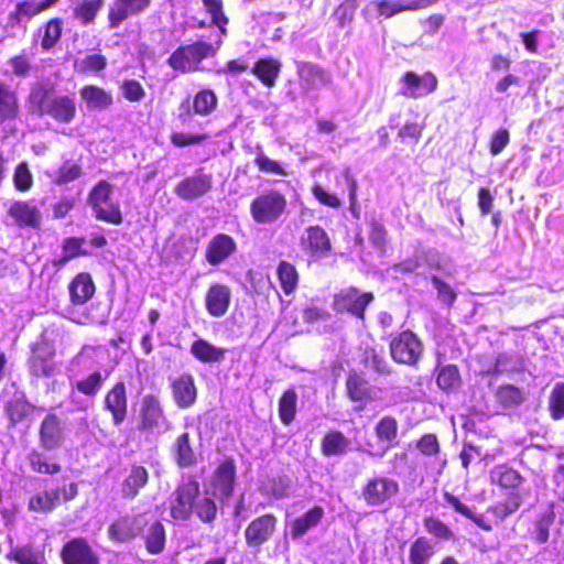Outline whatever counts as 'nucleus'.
Returning a JSON list of instances; mask_svg holds the SVG:
<instances>
[{
    "label": "nucleus",
    "mask_w": 564,
    "mask_h": 564,
    "mask_svg": "<svg viewBox=\"0 0 564 564\" xmlns=\"http://www.w3.org/2000/svg\"><path fill=\"white\" fill-rule=\"evenodd\" d=\"M29 100L34 113L48 116L59 123L68 124L76 116L75 97L55 94L44 84L32 87Z\"/></svg>",
    "instance_id": "obj_1"
},
{
    "label": "nucleus",
    "mask_w": 564,
    "mask_h": 564,
    "mask_svg": "<svg viewBox=\"0 0 564 564\" xmlns=\"http://www.w3.org/2000/svg\"><path fill=\"white\" fill-rule=\"evenodd\" d=\"M113 185L106 180L97 182L88 193L87 204L97 220L121 225L123 216L120 204L113 199Z\"/></svg>",
    "instance_id": "obj_2"
},
{
    "label": "nucleus",
    "mask_w": 564,
    "mask_h": 564,
    "mask_svg": "<svg viewBox=\"0 0 564 564\" xmlns=\"http://www.w3.org/2000/svg\"><path fill=\"white\" fill-rule=\"evenodd\" d=\"M217 54V46L212 42L198 40L191 44L180 45L167 58V65L182 74L202 70L200 64Z\"/></svg>",
    "instance_id": "obj_3"
},
{
    "label": "nucleus",
    "mask_w": 564,
    "mask_h": 564,
    "mask_svg": "<svg viewBox=\"0 0 564 564\" xmlns=\"http://www.w3.org/2000/svg\"><path fill=\"white\" fill-rule=\"evenodd\" d=\"M286 207L288 200L284 194L276 189H267L250 203V215L258 225H272L283 217Z\"/></svg>",
    "instance_id": "obj_4"
},
{
    "label": "nucleus",
    "mask_w": 564,
    "mask_h": 564,
    "mask_svg": "<svg viewBox=\"0 0 564 564\" xmlns=\"http://www.w3.org/2000/svg\"><path fill=\"white\" fill-rule=\"evenodd\" d=\"M389 350L394 362L416 367L422 358L424 346L416 334L406 329L391 335Z\"/></svg>",
    "instance_id": "obj_5"
},
{
    "label": "nucleus",
    "mask_w": 564,
    "mask_h": 564,
    "mask_svg": "<svg viewBox=\"0 0 564 564\" xmlns=\"http://www.w3.org/2000/svg\"><path fill=\"white\" fill-rule=\"evenodd\" d=\"M139 417L138 430L141 432L164 434L173 426L165 415L160 399L154 394L142 398Z\"/></svg>",
    "instance_id": "obj_6"
},
{
    "label": "nucleus",
    "mask_w": 564,
    "mask_h": 564,
    "mask_svg": "<svg viewBox=\"0 0 564 564\" xmlns=\"http://www.w3.org/2000/svg\"><path fill=\"white\" fill-rule=\"evenodd\" d=\"M278 518L273 513H264L250 521L243 532L247 549L253 555L262 551L278 530Z\"/></svg>",
    "instance_id": "obj_7"
},
{
    "label": "nucleus",
    "mask_w": 564,
    "mask_h": 564,
    "mask_svg": "<svg viewBox=\"0 0 564 564\" xmlns=\"http://www.w3.org/2000/svg\"><path fill=\"white\" fill-rule=\"evenodd\" d=\"M375 300L371 292H361L350 286L340 290L334 295L333 308L337 313H349L358 319H365L367 306Z\"/></svg>",
    "instance_id": "obj_8"
},
{
    "label": "nucleus",
    "mask_w": 564,
    "mask_h": 564,
    "mask_svg": "<svg viewBox=\"0 0 564 564\" xmlns=\"http://www.w3.org/2000/svg\"><path fill=\"white\" fill-rule=\"evenodd\" d=\"M302 251L312 260L317 261L329 256L332 242L328 234L318 225L307 227L301 236Z\"/></svg>",
    "instance_id": "obj_9"
},
{
    "label": "nucleus",
    "mask_w": 564,
    "mask_h": 564,
    "mask_svg": "<svg viewBox=\"0 0 564 564\" xmlns=\"http://www.w3.org/2000/svg\"><path fill=\"white\" fill-rule=\"evenodd\" d=\"M171 516L175 520L187 521L194 510L196 498L199 496V484L189 479L177 487L173 494Z\"/></svg>",
    "instance_id": "obj_10"
},
{
    "label": "nucleus",
    "mask_w": 564,
    "mask_h": 564,
    "mask_svg": "<svg viewBox=\"0 0 564 564\" xmlns=\"http://www.w3.org/2000/svg\"><path fill=\"white\" fill-rule=\"evenodd\" d=\"M65 442V427L56 413H47L39 426V446L46 452L59 449Z\"/></svg>",
    "instance_id": "obj_11"
},
{
    "label": "nucleus",
    "mask_w": 564,
    "mask_h": 564,
    "mask_svg": "<svg viewBox=\"0 0 564 564\" xmlns=\"http://www.w3.org/2000/svg\"><path fill=\"white\" fill-rule=\"evenodd\" d=\"M61 558L63 564H100L97 552L82 536L73 538L63 545Z\"/></svg>",
    "instance_id": "obj_12"
},
{
    "label": "nucleus",
    "mask_w": 564,
    "mask_h": 564,
    "mask_svg": "<svg viewBox=\"0 0 564 564\" xmlns=\"http://www.w3.org/2000/svg\"><path fill=\"white\" fill-rule=\"evenodd\" d=\"M213 175L198 169L192 176L182 180L174 188V193L183 200H195L210 192Z\"/></svg>",
    "instance_id": "obj_13"
},
{
    "label": "nucleus",
    "mask_w": 564,
    "mask_h": 564,
    "mask_svg": "<svg viewBox=\"0 0 564 564\" xmlns=\"http://www.w3.org/2000/svg\"><path fill=\"white\" fill-rule=\"evenodd\" d=\"M437 83L436 76L431 72H426L423 75L406 72L401 78L402 87L400 94L406 98L419 99L435 91Z\"/></svg>",
    "instance_id": "obj_14"
},
{
    "label": "nucleus",
    "mask_w": 564,
    "mask_h": 564,
    "mask_svg": "<svg viewBox=\"0 0 564 564\" xmlns=\"http://www.w3.org/2000/svg\"><path fill=\"white\" fill-rule=\"evenodd\" d=\"M399 491L395 480L388 477L370 479L362 489V497L368 506L381 507Z\"/></svg>",
    "instance_id": "obj_15"
},
{
    "label": "nucleus",
    "mask_w": 564,
    "mask_h": 564,
    "mask_svg": "<svg viewBox=\"0 0 564 564\" xmlns=\"http://www.w3.org/2000/svg\"><path fill=\"white\" fill-rule=\"evenodd\" d=\"M152 0H113L108 10L109 29L119 28L127 19L144 13Z\"/></svg>",
    "instance_id": "obj_16"
},
{
    "label": "nucleus",
    "mask_w": 564,
    "mask_h": 564,
    "mask_svg": "<svg viewBox=\"0 0 564 564\" xmlns=\"http://www.w3.org/2000/svg\"><path fill=\"white\" fill-rule=\"evenodd\" d=\"M147 525L142 516H124L115 520L108 528V538L115 543H127L140 535Z\"/></svg>",
    "instance_id": "obj_17"
},
{
    "label": "nucleus",
    "mask_w": 564,
    "mask_h": 564,
    "mask_svg": "<svg viewBox=\"0 0 564 564\" xmlns=\"http://www.w3.org/2000/svg\"><path fill=\"white\" fill-rule=\"evenodd\" d=\"M236 482V463L232 458L224 459L212 477L214 495L221 501L231 498Z\"/></svg>",
    "instance_id": "obj_18"
},
{
    "label": "nucleus",
    "mask_w": 564,
    "mask_h": 564,
    "mask_svg": "<svg viewBox=\"0 0 564 564\" xmlns=\"http://www.w3.org/2000/svg\"><path fill=\"white\" fill-rule=\"evenodd\" d=\"M104 410L111 414L115 426H120L127 419L128 398L123 381L117 382L105 395Z\"/></svg>",
    "instance_id": "obj_19"
},
{
    "label": "nucleus",
    "mask_w": 564,
    "mask_h": 564,
    "mask_svg": "<svg viewBox=\"0 0 564 564\" xmlns=\"http://www.w3.org/2000/svg\"><path fill=\"white\" fill-rule=\"evenodd\" d=\"M172 397L178 409H189L197 400L195 379L191 373H182L171 381Z\"/></svg>",
    "instance_id": "obj_20"
},
{
    "label": "nucleus",
    "mask_w": 564,
    "mask_h": 564,
    "mask_svg": "<svg viewBox=\"0 0 564 564\" xmlns=\"http://www.w3.org/2000/svg\"><path fill=\"white\" fill-rule=\"evenodd\" d=\"M237 251L235 239L227 234H217L206 247V261L214 267L220 265Z\"/></svg>",
    "instance_id": "obj_21"
},
{
    "label": "nucleus",
    "mask_w": 564,
    "mask_h": 564,
    "mask_svg": "<svg viewBox=\"0 0 564 564\" xmlns=\"http://www.w3.org/2000/svg\"><path fill=\"white\" fill-rule=\"evenodd\" d=\"M230 300V289L225 284L214 283L205 295L206 311L213 317H223L228 312Z\"/></svg>",
    "instance_id": "obj_22"
},
{
    "label": "nucleus",
    "mask_w": 564,
    "mask_h": 564,
    "mask_svg": "<svg viewBox=\"0 0 564 564\" xmlns=\"http://www.w3.org/2000/svg\"><path fill=\"white\" fill-rule=\"evenodd\" d=\"M14 224L19 227L39 228L41 225V212L32 202L15 200L8 208Z\"/></svg>",
    "instance_id": "obj_23"
},
{
    "label": "nucleus",
    "mask_w": 564,
    "mask_h": 564,
    "mask_svg": "<svg viewBox=\"0 0 564 564\" xmlns=\"http://www.w3.org/2000/svg\"><path fill=\"white\" fill-rule=\"evenodd\" d=\"M63 25V19H50L34 32L33 42L40 44L42 52H52L62 39Z\"/></svg>",
    "instance_id": "obj_24"
},
{
    "label": "nucleus",
    "mask_w": 564,
    "mask_h": 564,
    "mask_svg": "<svg viewBox=\"0 0 564 564\" xmlns=\"http://www.w3.org/2000/svg\"><path fill=\"white\" fill-rule=\"evenodd\" d=\"M52 453L42 449L40 446L32 448L26 455L31 470L41 475L58 474L62 470V466Z\"/></svg>",
    "instance_id": "obj_25"
},
{
    "label": "nucleus",
    "mask_w": 564,
    "mask_h": 564,
    "mask_svg": "<svg viewBox=\"0 0 564 564\" xmlns=\"http://www.w3.org/2000/svg\"><path fill=\"white\" fill-rule=\"evenodd\" d=\"M325 516V510L321 506H314L302 516L296 517L290 523V534L293 541H297L316 528Z\"/></svg>",
    "instance_id": "obj_26"
},
{
    "label": "nucleus",
    "mask_w": 564,
    "mask_h": 564,
    "mask_svg": "<svg viewBox=\"0 0 564 564\" xmlns=\"http://www.w3.org/2000/svg\"><path fill=\"white\" fill-rule=\"evenodd\" d=\"M554 503H547L544 509H541L530 530L531 539L538 544H545L550 539V529L555 522Z\"/></svg>",
    "instance_id": "obj_27"
},
{
    "label": "nucleus",
    "mask_w": 564,
    "mask_h": 564,
    "mask_svg": "<svg viewBox=\"0 0 564 564\" xmlns=\"http://www.w3.org/2000/svg\"><path fill=\"white\" fill-rule=\"evenodd\" d=\"M297 73L304 88L307 90H319L329 83V76L326 72L313 63H297Z\"/></svg>",
    "instance_id": "obj_28"
},
{
    "label": "nucleus",
    "mask_w": 564,
    "mask_h": 564,
    "mask_svg": "<svg viewBox=\"0 0 564 564\" xmlns=\"http://www.w3.org/2000/svg\"><path fill=\"white\" fill-rule=\"evenodd\" d=\"M34 410L35 406L28 401L23 392H15L4 408L10 426H15L26 420Z\"/></svg>",
    "instance_id": "obj_29"
},
{
    "label": "nucleus",
    "mask_w": 564,
    "mask_h": 564,
    "mask_svg": "<svg viewBox=\"0 0 564 564\" xmlns=\"http://www.w3.org/2000/svg\"><path fill=\"white\" fill-rule=\"evenodd\" d=\"M70 302L74 305H83L95 293V284L89 273H78L68 285Z\"/></svg>",
    "instance_id": "obj_30"
},
{
    "label": "nucleus",
    "mask_w": 564,
    "mask_h": 564,
    "mask_svg": "<svg viewBox=\"0 0 564 564\" xmlns=\"http://www.w3.org/2000/svg\"><path fill=\"white\" fill-rule=\"evenodd\" d=\"M351 442L340 431L327 432L321 441L322 454L326 457L345 456L350 448Z\"/></svg>",
    "instance_id": "obj_31"
},
{
    "label": "nucleus",
    "mask_w": 564,
    "mask_h": 564,
    "mask_svg": "<svg viewBox=\"0 0 564 564\" xmlns=\"http://www.w3.org/2000/svg\"><path fill=\"white\" fill-rule=\"evenodd\" d=\"M192 356L204 364H218L225 359L226 349L217 347L206 339L194 340L189 349Z\"/></svg>",
    "instance_id": "obj_32"
},
{
    "label": "nucleus",
    "mask_w": 564,
    "mask_h": 564,
    "mask_svg": "<svg viewBox=\"0 0 564 564\" xmlns=\"http://www.w3.org/2000/svg\"><path fill=\"white\" fill-rule=\"evenodd\" d=\"M149 474L143 466L133 465L121 485V494L126 499H134L148 484Z\"/></svg>",
    "instance_id": "obj_33"
},
{
    "label": "nucleus",
    "mask_w": 564,
    "mask_h": 564,
    "mask_svg": "<svg viewBox=\"0 0 564 564\" xmlns=\"http://www.w3.org/2000/svg\"><path fill=\"white\" fill-rule=\"evenodd\" d=\"M281 63L273 57H264L258 59L251 73L267 87H274L281 72Z\"/></svg>",
    "instance_id": "obj_34"
},
{
    "label": "nucleus",
    "mask_w": 564,
    "mask_h": 564,
    "mask_svg": "<svg viewBox=\"0 0 564 564\" xmlns=\"http://www.w3.org/2000/svg\"><path fill=\"white\" fill-rule=\"evenodd\" d=\"M145 550L151 555L161 554L166 544V532L164 525L155 520L149 524L143 533Z\"/></svg>",
    "instance_id": "obj_35"
},
{
    "label": "nucleus",
    "mask_w": 564,
    "mask_h": 564,
    "mask_svg": "<svg viewBox=\"0 0 564 564\" xmlns=\"http://www.w3.org/2000/svg\"><path fill=\"white\" fill-rule=\"evenodd\" d=\"M109 372L107 370H96L85 378L75 380L72 382L73 389L79 393L94 399L101 390L105 381L107 380Z\"/></svg>",
    "instance_id": "obj_36"
},
{
    "label": "nucleus",
    "mask_w": 564,
    "mask_h": 564,
    "mask_svg": "<svg viewBox=\"0 0 564 564\" xmlns=\"http://www.w3.org/2000/svg\"><path fill=\"white\" fill-rule=\"evenodd\" d=\"M80 96L86 101L87 107L93 110H104L112 105V96L104 88L94 85H87L80 89Z\"/></svg>",
    "instance_id": "obj_37"
},
{
    "label": "nucleus",
    "mask_w": 564,
    "mask_h": 564,
    "mask_svg": "<svg viewBox=\"0 0 564 564\" xmlns=\"http://www.w3.org/2000/svg\"><path fill=\"white\" fill-rule=\"evenodd\" d=\"M349 398L355 402L373 400L375 389L369 382L357 373L349 375L346 381Z\"/></svg>",
    "instance_id": "obj_38"
},
{
    "label": "nucleus",
    "mask_w": 564,
    "mask_h": 564,
    "mask_svg": "<svg viewBox=\"0 0 564 564\" xmlns=\"http://www.w3.org/2000/svg\"><path fill=\"white\" fill-rule=\"evenodd\" d=\"M18 112L19 102L15 93L0 83V123L14 120Z\"/></svg>",
    "instance_id": "obj_39"
},
{
    "label": "nucleus",
    "mask_w": 564,
    "mask_h": 564,
    "mask_svg": "<svg viewBox=\"0 0 564 564\" xmlns=\"http://www.w3.org/2000/svg\"><path fill=\"white\" fill-rule=\"evenodd\" d=\"M59 498L61 492L58 488L37 492L30 498L29 509L34 512H51L58 505Z\"/></svg>",
    "instance_id": "obj_40"
},
{
    "label": "nucleus",
    "mask_w": 564,
    "mask_h": 564,
    "mask_svg": "<svg viewBox=\"0 0 564 564\" xmlns=\"http://www.w3.org/2000/svg\"><path fill=\"white\" fill-rule=\"evenodd\" d=\"M434 554L433 542L426 536H419L410 546L409 561L410 564H429Z\"/></svg>",
    "instance_id": "obj_41"
},
{
    "label": "nucleus",
    "mask_w": 564,
    "mask_h": 564,
    "mask_svg": "<svg viewBox=\"0 0 564 564\" xmlns=\"http://www.w3.org/2000/svg\"><path fill=\"white\" fill-rule=\"evenodd\" d=\"M173 454L175 462L180 467H191L195 464L196 456L191 446L189 434L187 432L182 433L175 440Z\"/></svg>",
    "instance_id": "obj_42"
},
{
    "label": "nucleus",
    "mask_w": 564,
    "mask_h": 564,
    "mask_svg": "<svg viewBox=\"0 0 564 564\" xmlns=\"http://www.w3.org/2000/svg\"><path fill=\"white\" fill-rule=\"evenodd\" d=\"M436 384L447 393L456 390L460 384V375L457 366H441L438 364L436 368Z\"/></svg>",
    "instance_id": "obj_43"
},
{
    "label": "nucleus",
    "mask_w": 564,
    "mask_h": 564,
    "mask_svg": "<svg viewBox=\"0 0 564 564\" xmlns=\"http://www.w3.org/2000/svg\"><path fill=\"white\" fill-rule=\"evenodd\" d=\"M105 0H82L74 8V17L84 26L93 24Z\"/></svg>",
    "instance_id": "obj_44"
},
{
    "label": "nucleus",
    "mask_w": 564,
    "mask_h": 564,
    "mask_svg": "<svg viewBox=\"0 0 564 564\" xmlns=\"http://www.w3.org/2000/svg\"><path fill=\"white\" fill-rule=\"evenodd\" d=\"M44 11L41 2L20 1L17 3L14 11L10 13V20L18 25H25L31 19Z\"/></svg>",
    "instance_id": "obj_45"
},
{
    "label": "nucleus",
    "mask_w": 564,
    "mask_h": 564,
    "mask_svg": "<svg viewBox=\"0 0 564 564\" xmlns=\"http://www.w3.org/2000/svg\"><path fill=\"white\" fill-rule=\"evenodd\" d=\"M297 393L291 388L283 392L279 400V416L284 425H290L295 419Z\"/></svg>",
    "instance_id": "obj_46"
},
{
    "label": "nucleus",
    "mask_w": 564,
    "mask_h": 564,
    "mask_svg": "<svg viewBox=\"0 0 564 564\" xmlns=\"http://www.w3.org/2000/svg\"><path fill=\"white\" fill-rule=\"evenodd\" d=\"M83 175V167L80 164L67 160L58 170L52 175V182L57 186L67 185L70 182L78 180Z\"/></svg>",
    "instance_id": "obj_47"
},
{
    "label": "nucleus",
    "mask_w": 564,
    "mask_h": 564,
    "mask_svg": "<svg viewBox=\"0 0 564 564\" xmlns=\"http://www.w3.org/2000/svg\"><path fill=\"white\" fill-rule=\"evenodd\" d=\"M276 273L283 292L286 295L292 294L299 283L296 268L288 261H281L278 265Z\"/></svg>",
    "instance_id": "obj_48"
},
{
    "label": "nucleus",
    "mask_w": 564,
    "mask_h": 564,
    "mask_svg": "<svg viewBox=\"0 0 564 564\" xmlns=\"http://www.w3.org/2000/svg\"><path fill=\"white\" fill-rule=\"evenodd\" d=\"M376 435L381 443L387 444V448L397 443L398 422L393 416H383L375 427Z\"/></svg>",
    "instance_id": "obj_49"
},
{
    "label": "nucleus",
    "mask_w": 564,
    "mask_h": 564,
    "mask_svg": "<svg viewBox=\"0 0 564 564\" xmlns=\"http://www.w3.org/2000/svg\"><path fill=\"white\" fill-rule=\"evenodd\" d=\"M362 362L367 369L373 370L378 375L388 376L392 372V367L386 357L373 348L365 349Z\"/></svg>",
    "instance_id": "obj_50"
},
{
    "label": "nucleus",
    "mask_w": 564,
    "mask_h": 564,
    "mask_svg": "<svg viewBox=\"0 0 564 564\" xmlns=\"http://www.w3.org/2000/svg\"><path fill=\"white\" fill-rule=\"evenodd\" d=\"M107 58L101 54H89L83 58H76L74 67L79 73H99L107 67Z\"/></svg>",
    "instance_id": "obj_51"
},
{
    "label": "nucleus",
    "mask_w": 564,
    "mask_h": 564,
    "mask_svg": "<svg viewBox=\"0 0 564 564\" xmlns=\"http://www.w3.org/2000/svg\"><path fill=\"white\" fill-rule=\"evenodd\" d=\"M256 150L254 164L258 166L260 172L279 176L288 175V172L280 162L271 160L264 154L261 145H257Z\"/></svg>",
    "instance_id": "obj_52"
},
{
    "label": "nucleus",
    "mask_w": 564,
    "mask_h": 564,
    "mask_svg": "<svg viewBox=\"0 0 564 564\" xmlns=\"http://www.w3.org/2000/svg\"><path fill=\"white\" fill-rule=\"evenodd\" d=\"M8 557L19 564H42L43 555L32 545H23L12 549Z\"/></svg>",
    "instance_id": "obj_53"
},
{
    "label": "nucleus",
    "mask_w": 564,
    "mask_h": 564,
    "mask_svg": "<svg viewBox=\"0 0 564 564\" xmlns=\"http://www.w3.org/2000/svg\"><path fill=\"white\" fill-rule=\"evenodd\" d=\"M549 411L553 420L564 419V382H556L549 397Z\"/></svg>",
    "instance_id": "obj_54"
},
{
    "label": "nucleus",
    "mask_w": 564,
    "mask_h": 564,
    "mask_svg": "<svg viewBox=\"0 0 564 564\" xmlns=\"http://www.w3.org/2000/svg\"><path fill=\"white\" fill-rule=\"evenodd\" d=\"M362 0H341L335 9L333 17L336 19L338 26L344 28L354 20L355 12L359 8Z\"/></svg>",
    "instance_id": "obj_55"
},
{
    "label": "nucleus",
    "mask_w": 564,
    "mask_h": 564,
    "mask_svg": "<svg viewBox=\"0 0 564 564\" xmlns=\"http://www.w3.org/2000/svg\"><path fill=\"white\" fill-rule=\"evenodd\" d=\"M193 512L202 522L212 524L217 517V506L209 497H198L196 498Z\"/></svg>",
    "instance_id": "obj_56"
},
{
    "label": "nucleus",
    "mask_w": 564,
    "mask_h": 564,
    "mask_svg": "<svg viewBox=\"0 0 564 564\" xmlns=\"http://www.w3.org/2000/svg\"><path fill=\"white\" fill-rule=\"evenodd\" d=\"M217 106V97L213 90L204 89L198 91L193 100L194 111L198 115H209Z\"/></svg>",
    "instance_id": "obj_57"
},
{
    "label": "nucleus",
    "mask_w": 564,
    "mask_h": 564,
    "mask_svg": "<svg viewBox=\"0 0 564 564\" xmlns=\"http://www.w3.org/2000/svg\"><path fill=\"white\" fill-rule=\"evenodd\" d=\"M423 524L425 530L438 540L449 541L454 538L452 529L436 517L430 516L424 518Z\"/></svg>",
    "instance_id": "obj_58"
},
{
    "label": "nucleus",
    "mask_w": 564,
    "mask_h": 564,
    "mask_svg": "<svg viewBox=\"0 0 564 564\" xmlns=\"http://www.w3.org/2000/svg\"><path fill=\"white\" fill-rule=\"evenodd\" d=\"M431 283L436 290L437 300L446 307H452L457 300L456 291L438 275H431Z\"/></svg>",
    "instance_id": "obj_59"
},
{
    "label": "nucleus",
    "mask_w": 564,
    "mask_h": 564,
    "mask_svg": "<svg viewBox=\"0 0 564 564\" xmlns=\"http://www.w3.org/2000/svg\"><path fill=\"white\" fill-rule=\"evenodd\" d=\"M521 497L519 494L510 492L503 502H500L492 507L491 512L500 521H503L507 517L514 513L521 506Z\"/></svg>",
    "instance_id": "obj_60"
},
{
    "label": "nucleus",
    "mask_w": 564,
    "mask_h": 564,
    "mask_svg": "<svg viewBox=\"0 0 564 564\" xmlns=\"http://www.w3.org/2000/svg\"><path fill=\"white\" fill-rule=\"evenodd\" d=\"M13 184L15 189L28 192L33 185V175L26 162H20L13 173Z\"/></svg>",
    "instance_id": "obj_61"
},
{
    "label": "nucleus",
    "mask_w": 564,
    "mask_h": 564,
    "mask_svg": "<svg viewBox=\"0 0 564 564\" xmlns=\"http://www.w3.org/2000/svg\"><path fill=\"white\" fill-rule=\"evenodd\" d=\"M86 239L84 237H68L63 240L62 251L70 259V261L80 256H89L90 253L83 248Z\"/></svg>",
    "instance_id": "obj_62"
},
{
    "label": "nucleus",
    "mask_w": 564,
    "mask_h": 564,
    "mask_svg": "<svg viewBox=\"0 0 564 564\" xmlns=\"http://www.w3.org/2000/svg\"><path fill=\"white\" fill-rule=\"evenodd\" d=\"M120 90L122 96L130 102H139L145 97V90L137 79H124Z\"/></svg>",
    "instance_id": "obj_63"
},
{
    "label": "nucleus",
    "mask_w": 564,
    "mask_h": 564,
    "mask_svg": "<svg viewBox=\"0 0 564 564\" xmlns=\"http://www.w3.org/2000/svg\"><path fill=\"white\" fill-rule=\"evenodd\" d=\"M498 484L503 488H517L522 482L521 475L511 468H500L494 474Z\"/></svg>",
    "instance_id": "obj_64"
}]
</instances>
